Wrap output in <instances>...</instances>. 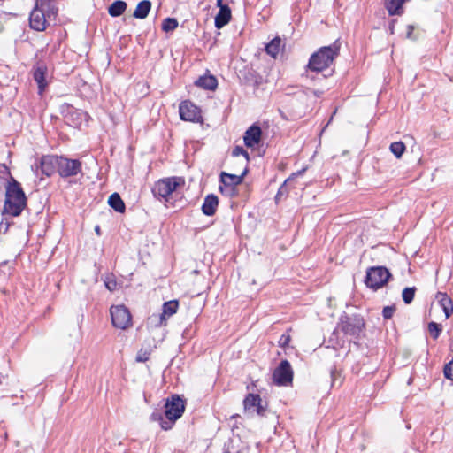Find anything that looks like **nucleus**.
I'll use <instances>...</instances> for the list:
<instances>
[{"instance_id":"nucleus-38","label":"nucleus","mask_w":453,"mask_h":453,"mask_svg":"<svg viewBox=\"0 0 453 453\" xmlns=\"http://www.w3.org/2000/svg\"><path fill=\"white\" fill-rule=\"evenodd\" d=\"M244 156L246 160H249V153L241 146H235L232 150L233 157Z\"/></svg>"},{"instance_id":"nucleus-39","label":"nucleus","mask_w":453,"mask_h":453,"mask_svg":"<svg viewBox=\"0 0 453 453\" xmlns=\"http://www.w3.org/2000/svg\"><path fill=\"white\" fill-rule=\"evenodd\" d=\"M395 311V307L392 306H385L382 310V316L385 319H389L393 317Z\"/></svg>"},{"instance_id":"nucleus-17","label":"nucleus","mask_w":453,"mask_h":453,"mask_svg":"<svg viewBox=\"0 0 453 453\" xmlns=\"http://www.w3.org/2000/svg\"><path fill=\"white\" fill-rule=\"evenodd\" d=\"M156 348L157 346L154 343V340H146L142 345L140 350L137 352L135 361L138 363H144L148 361Z\"/></svg>"},{"instance_id":"nucleus-45","label":"nucleus","mask_w":453,"mask_h":453,"mask_svg":"<svg viewBox=\"0 0 453 453\" xmlns=\"http://www.w3.org/2000/svg\"><path fill=\"white\" fill-rule=\"evenodd\" d=\"M217 6L221 10V7H229L227 4H224L223 0H217Z\"/></svg>"},{"instance_id":"nucleus-30","label":"nucleus","mask_w":453,"mask_h":453,"mask_svg":"<svg viewBox=\"0 0 453 453\" xmlns=\"http://www.w3.org/2000/svg\"><path fill=\"white\" fill-rule=\"evenodd\" d=\"M249 447L245 445H235L234 441H231L227 445H225L223 453H248Z\"/></svg>"},{"instance_id":"nucleus-22","label":"nucleus","mask_w":453,"mask_h":453,"mask_svg":"<svg viewBox=\"0 0 453 453\" xmlns=\"http://www.w3.org/2000/svg\"><path fill=\"white\" fill-rule=\"evenodd\" d=\"M152 4L150 0H142L138 3L136 5V8L133 13V16L135 19H143L147 18L149 15L150 10H151Z\"/></svg>"},{"instance_id":"nucleus-25","label":"nucleus","mask_w":453,"mask_h":453,"mask_svg":"<svg viewBox=\"0 0 453 453\" xmlns=\"http://www.w3.org/2000/svg\"><path fill=\"white\" fill-rule=\"evenodd\" d=\"M282 47V41L279 36L274 37L265 45V52L272 58H276Z\"/></svg>"},{"instance_id":"nucleus-19","label":"nucleus","mask_w":453,"mask_h":453,"mask_svg":"<svg viewBox=\"0 0 453 453\" xmlns=\"http://www.w3.org/2000/svg\"><path fill=\"white\" fill-rule=\"evenodd\" d=\"M196 87L202 88L206 90H215L218 87V81L215 76L211 74L200 76L196 81Z\"/></svg>"},{"instance_id":"nucleus-48","label":"nucleus","mask_w":453,"mask_h":453,"mask_svg":"<svg viewBox=\"0 0 453 453\" xmlns=\"http://www.w3.org/2000/svg\"><path fill=\"white\" fill-rule=\"evenodd\" d=\"M394 22H395V21H392V24H391V25H390V27H389L391 34H393V33H394Z\"/></svg>"},{"instance_id":"nucleus-35","label":"nucleus","mask_w":453,"mask_h":453,"mask_svg":"<svg viewBox=\"0 0 453 453\" xmlns=\"http://www.w3.org/2000/svg\"><path fill=\"white\" fill-rule=\"evenodd\" d=\"M244 79L246 82L252 83L255 87H257L259 85L258 76L257 73L252 69L247 70Z\"/></svg>"},{"instance_id":"nucleus-4","label":"nucleus","mask_w":453,"mask_h":453,"mask_svg":"<svg viewBox=\"0 0 453 453\" xmlns=\"http://www.w3.org/2000/svg\"><path fill=\"white\" fill-rule=\"evenodd\" d=\"M185 180L182 177H171L165 178L157 180L152 187L153 196L164 202H168L169 196L181 185H184Z\"/></svg>"},{"instance_id":"nucleus-11","label":"nucleus","mask_w":453,"mask_h":453,"mask_svg":"<svg viewBox=\"0 0 453 453\" xmlns=\"http://www.w3.org/2000/svg\"><path fill=\"white\" fill-rule=\"evenodd\" d=\"M247 173V168H245L244 171L240 175L221 172L219 175V180L223 184V186H219V191L222 194L227 193L228 195L232 196L234 192L235 187L240 185L243 181V179Z\"/></svg>"},{"instance_id":"nucleus-41","label":"nucleus","mask_w":453,"mask_h":453,"mask_svg":"<svg viewBox=\"0 0 453 453\" xmlns=\"http://www.w3.org/2000/svg\"><path fill=\"white\" fill-rule=\"evenodd\" d=\"M45 11H46V17L50 19L51 16H56L57 15V9L54 7V6H51L50 4V7L49 6H45Z\"/></svg>"},{"instance_id":"nucleus-9","label":"nucleus","mask_w":453,"mask_h":453,"mask_svg":"<svg viewBox=\"0 0 453 453\" xmlns=\"http://www.w3.org/2000/svg\"><path fill=\"white\" fill-rule=\"evenodd\" d=\"M110 312L111 323L116 328L125 330L132 326L131 313L125 305L111 306Z\"/></svg>"},{"instance_id":"nucleus-46","label":"nucleus","mask_w":453,"mask_h":453,"mask_svg":"<svg viewBox=\"0 0 453 453\" xmlns=\"http://www.w3.org/2000/svg\"><path fill=\"white\" fill-rule=\"evenodd\" d=\"M312 93L314 94V96H315L319 97V96H321V95L323 94V91H320V90H312Z\"/></svg>"},{"instance_id":"nucleus-8","label":"nucleus","mask_w":453,"mask_h":453,"mask_svg":"<svg viewBox=\"0 0 453 453\" xmlns=\"http://www.w3.org/2000/svg\"><path fill=\"white\" fill-rule=\"evenodd\" d=\"M58 173L63 179L74 177L79 173H82V163L79 159H72L65 156H59Z\"/></svg>"},{"instance_id":"nucleus-24","label":"nucleus","mask_w":453,"mask_h":453,"mask_svg":"<svg viewBox=\"0 0 453 453\" xmlns=\"http://www.w3.org/2000/svg\"><path fill=\"white\" fill-rule=\"evenodd\" d=\"M408 0H386L385 7L389 15H400L403 12V4Z\"/></svg>"},{"instance_id":"nucleus-14","label":"nucleus","mask_w":453,"mask_h":453,"mask_svg":"<svg viewBox=\"0 0 453 453\" xmlns=\"http://www.w3.org/2000/svg\"><path fill=\"white\" fill-rule=\"evenodd\" d=\"M244 409L250 411L254 409L258 416H265L268 407L267 402L264 401L257 394H248L243 400Z\"/></svg>"},{"instance_id":"nucleus-44","label":"nucleus","mask_w":453,"mask_h":453,"mask_svg":"<svg viewBox=\"0 0 453 453\" xmlns=\"http://www.w3.org/2000/svg\"><path fill=\"white\" fill-rule=\"evenodd\" d=\"M414 30V26L412 25H408L407 26V38H411V34Z\"/></svg>"},{"instance_id":"nucleus-18","label":"nucleus","mask_w":453,"mask_h":453,"mask_svg":"<svg viewBox=\"0 0 453 453\" xmlns=\"http://www.w3.org/2000/svg\"><path fill=\"white\" fill-rule=\"evenodd\" d=\"M219 206V198L214 194H209L205 196L202 205V211L206 216H213Z\"/></svg>"},{"instance_id":"nucleus-21","label":"nucleus","mask_w":453,"mask_h":453,"mask_svg":"<svg viewBox=\"0 0 453 453\" xmlns=\"http://www.w3.org/2000/svg\"><path fill=\"white\" fill-rule=\"evenodd\" d=\"M305 169L297 171L296 173H292L279 188L278 192L275 196V202L279 203V201L284 196H288V183L292 181L296 176L302 175Z\"/></svg>"},{"instance_id":"nucleus-1","label":"nucleus","mask_w":453,"mask_h":453,"mask_svg":"<svg viewBox=\"0 0 453 453\" xmlns=\"http://www.w3.org/2000/svg\"><path fill=\"white\" fill-rule=\"evenodd\" d=\"M184 411L185 401L179 395H172L165 401L164 414L159 411H155L151 413L150 419L158 422L163 430L168 431L182 416Z\"/></svg>"},{"instance_id":"nucleus-43","label":"nucleus","mask_w":453,"mask_h":453,"mask_svg":"<svg viewBox=\"0 0 453 453\" xmlns=\"http://www.w3.org/2000/svg\"><path fill=\"white\" fill-rule=\"evenodd\" d=\"M116 281L115 280H108L105 281V287L110 290L113 291L116 288Z\"/></svg>"},{"instance_id":"nucleus-29","label":"nucleus","mask_w":453,"mask_h":453,"mask_svg":"<svg viewBox=\"0 0 453 453\" xmlns=\"http://www.w3.org/2000/svg\"><path fill=\"white\" fill-rule=\"evenodd\" d=\"M59 111L65 119H74L73 116L78 115L77 110L70 104L65 103L60 105Z\"/></svg>"},{"instance_id":"nucleus-36","label":"nucleus","mask_w":453,"mask_h":453,"mask_svg":"<svg viewBox=\"0 0 453 453\" xmlns=\"http://www.w3.org/2000/svg\"><path fill=\"white\" fill-rule=\"evenodd\" d=\"M340 330L337 327L333 331L331 336L328 339V342L333 346L334 349L342 346V342L338 340V332Z\"/></svg>"},{"instance_id":"nucleus-6","label":"nucleus","mask_w":453,"mask_h":453,"mask_svg":"<svg viewBox=\"0 0 453 453\" xmlns=\"http://www.w3.org/2000/svg\"><path fill=\"white\" fill-rule=\"evenodd\" d=\"M365 320L360 314L342 315L337 324V329L346 335L358 337L365 328Z\"/></svg>"},{"instance_id":"nucleus-13","label":"nucleus","mask_w":453,"mask_h":453,"mask_svg":"<svg viewBox=\"0 0 453 453\" xmlns=\"http://www.w3.org/2000/svg\"><path fill=\"white\" fill-rule=\"evenodd\" d=\"M180 117L182 120L190 122H202L201 110L190 101H183L179 107Z\"/></svg>"},{"instance_id":"nucleus-15","label":"nucleus","mask_w":453,"mask_h":453,"mask_svg":"<svg viewBox=\"0 0 453 453\" xmlns=\"http://www.w3.org/2000/svg\"><path fill=\"white\" fill-rule=\"evenodd\" d=\"M261 137H262L261 127L257 124H253L244 133V135H243L244 144L248 148H253L255 145H257L260 142Z\"/></svg>"},{"instance_id":"nucleus-20","label":"nucleus","mask_w":453,"mask_h":453,"mask_svg":"<svg viewBox=\"0 0 453 453\" xmlns=\"http://www.w3.org/2000/svg\"><path fill=\"white\" fill-rule=\"evenodd\" d=\"M436 298L445 313V317L447 319L449 318L453 313V302L451 298L446 293L442 292H438Z\"/></svg>"},{"instance_id":"nucleus-26","label":"nucleus","mask_w":453,"mask_h":453,"mask_svg":"<svg viewBox=\"0 0 453 453\" xmlns=\"http://www.w3.org/2000/svg\"><path fill=\"white\" fill-rule=\"evenodd\" d=\"M108 203L117 212L123 213L126 210L125 203L118 193H113L109 196Z\"/></svg>"},{"instance_id":"nucleus-7","label":"nucleus","mask_w":453,"mask_h":453,"mask_svg":"<svg viewBox=\"0 0 453 453\" xmlns=\"http://www.w3.org/2000/svg\"><path fill=\"white\" fill-rule=\"evenodd\" d=\"M45 6L50 7V3L46 0H36L35 6L30 12V27L36 31H44L47 27Z\"/></svg>"},{"instance_id":"nucleus-23","label":"nucleus","mask_w":453,"mask_h":453,"mask_svg":"<svg viewBox=\"0 0 453 453\" xmlns=\"http://www.w3.org/2000/svg\"><path fill=\"white\" fill-rule=\"evenodd\" d=\"M231 19V10L229 7H221L218 14L215 17V27L221 28L225 27Z\"/></svg>"},{"instance_id":"nucleus-16","label":"nucleus","mask_w":453,"mask_h":453,"mask_svg":"<svg viewBox=\"0 0 453 453\" xmlns=\"http://www.w3.org/2000/svg\"><path fill=\"white\" fill-rule=\"evenodd\" d=\"M47 67L43 65H37L33 68V78L37 83L38 93L42 96L45 91L48 82L46 81Z\"/></svg>"},{"instance_id":"nucleus-12","label":"nucleus","mask_w":453,"mask_h":453,"mask_svg":"<svg viewBox=\"0 0 453 453\" xmlns=\"http://www.w3.org/2000/svg\"><path fill=\"white\" fill-rule=\"evenodd\" d=\"M273 382L278 386H287L293 380V370L288 360L280 361L273 373Z\"/></svg>"},{"instance_id":"nucleus-32","label":"nucleus","mask_w":453,"mask_h":453,"mask_svg":"<svg viewBox=\"0 0 453 453\" xmlns=\"http://www.w3.org/2000/svg\"><path fill=\"white\" fill-rule=\"evenodd\" d=\"M427 329L434 340H437L442 332L441 325L434 321L428 323Z\"/></svg>"},{"instance_id":"nucleus-3","label":"nucleus","mask_w":453,"mask_h":453,"mask_svg":"<svg viewBox=\"0 0 453 453\" xmlns=\"http://www.w3.org/2000/svg\"><path fill=\"white\" fill-rule=\"evenodd\" d=\"M341 43L336 40L329 46L319 48L316 52L311 54L306 69L311 72L320 73L328 68L334 60L339 56Z\"/></svg>"},{"instance_id":"nucleus-31","label":"nucleus","mask_w":453,"mask_h":453,"mask_svg":"<svg viewBox=\"0 0 453 453\" xmlns=\"http://www.w3.org/2000/svg\"><path fill=\"white\" fill-rule=\"evenodd\" d=\"M389 149L395 157L400 158L404 153L406 147L403 142H394L390 144Z\"/></svg>"},{"instance_id":"nucleus-10","label":"nucleus","mask_w":453,"mask_h":453,"mask_svg":"<svg viewBox=\"0 0 453 453\" xmlns=\"http://www.w3.org/2000/svg\"><path fill=\"white\" fill-rule=\"evenodd\" d=\"M58 157L57 155L42 156L38 163L31 166L32 170L35 171L36 174H38V171H41L43 175L50 177L56 172L58 173Z\"/></svg>"},{"instance_id":"nucleus-34","label":"nucleus","mask_w":453,"mask_h":453,"mask_svg":"<svg viewBox=\"0 0 453 453\" xmlns=\"http://www.w3.org/2000/svg\"><path fill=\"white\" fill-rule=\"evenodd\" d=\"M415 293H416L415 287L405 288L402 293V297H403V302L406 304H410L414 299Z\"/></svg>"},{"instance_id":"nucleus-2","label":"nucleus","mask_w":453,"mask_h":453,"mask_svg":"<svg viewBox=\"0 0 453 453\" xmlns=\"http://www.w3.org/2000/svg\"><path fill=\"white\" fill-rule=\"evenodd\" d=\"M27 205V198L21 184L12 176H10L5 185V200L3 214L18 217L22 213Z\"/></svg>"},{"instance_id":"nucleus-47","label":"nucleus","mask_w":453,"mask_h":453,"mask_svg":"<svg viewBox=\"0 0 453 453\" xmlns=\"http://www.w3.org/2000/svg\"><path fill=\"white\" fill-rule=\"evenodd\" d=\"M95 232L96 233L97 235H100L101 234V229H100V226H96L95 227Z\"/></svg>"},{"instance_id":"nucleus-37","label":"nucleus","mask_w":453,"mask_h":453,"mask_svg":"<svg viewBox=\"0 0 453 453\" xmlns=\"http://www.w3.org/2000/svg\"><path fill=\"white\" fill-rule=\"evenodd\" d=\"M443 372L447 379L453 380V359L445 365Z\"/></svg>"},{"instance_id":"nucleus-50","label":"nucleus","mask_w":453,"mask_h":453,"mask_svg":"<svg viewBox=\"0 0 453 453\" xmlns=\"http://www.w3.org/2000/svg\"><path fill=\"white\" fill-rule=\"evenodd\" d=\"M4 437L7 438V433H4Z\"/></svg>"},{"instance_id":"nucleus-28","label":"nucleus","mask_w":453,"mask_h":453,"mask_svg":"<svg viewBox=\"0 0 453 453\" xmlns=\"http://www.w3.org/2000/svg\"><path fill=\"white\" fill-rule=\"evenodd\" d=\"M179 307V303L176 300H172L164 303L163 304V311L160 315L161 321L165 319V317H170L176 313Z\"/></svg>"},{"instance_id":"nucleus-40","label":"nucleus","mask_w":453,"mask_h":453,"mask_svg":"<svg viewBox=\"0 0 453 453\" xmlns=\"http://www.w3.org/2000/svg\"><path fill=\"white\" fill-rule=\"evenodd\" d=\"M290 339L291 338L288 334H283L279 340V345L281 348H286L287 346H288Z\"/></svg>"},{"instance_id":"nucleus-5","label":"nucleus","mask_w":453,"mask_h":453,"mask_svg":"<svg viewBox=\"0 0 453 453\" xmlns=\"http://www.w3.org/2000/svg\"><path fill=\"white\" fill-rule=\"evenodd\" d=\"M392 278L389 270L385 266H371L366 271L365 284L367 288L378 290L383 288Z\"/></svg>"},{"instance_id":"nucleus-49","label":"nucleus","mask_w":453,"mask_h":453,"mask_svg":"<svg viewBox=\"0 0 453 453\" xmlns=\"http://www.w3.org/2000/svg\"><path fill=\"white\" fill-rule=\"evenodd\" d=\"M2 378H3V376H2V374L0 373V384L2 383Z\"/></svg>"},{"instance_id":"nucleus-33","label":"nucleus","mask_w":453,"mask_h":453,"mask_svg":"<svg viewBox=\"0 0 453 453\" xmlns=\"http://www.w3.org/2000/svg\"><path fill=\"white\" fill-rule=\"evenodd\" d=\"M178 21L174 18H165L162 22V30L168 33L176 29Z\"/></svg>"},{"instance_id":"nucleus-42","label":"nucleus","mask_w":453,"mask_h":453,"mask_svg":"<svg viewBox=\"0 0 453 453\" xmlns=\"http://www.w3.org/2000/svg\"><path fill=\"white\" fill-rule=\"evenodd\" d=\"M330 375H331V379H332V385L334 386V384L336 382L337 378L340 377L341 375L335 367L331 368Z\"/></svg>"},{"instance_id":"nucleus-27","label":"nucleus","mask_w":453,"mask_h":453,"mask_svg":"<svg viewBox=\"0 0 453 453\" xmlns=\"http://www.w3.org/2000/svg\"><path fill=\"white\" fill-rule=\"evenodd\" d=\"M127 7L125 1L116 0L108 8V12L111 17H119L124 13Z\"/></svg>"}]
</instances>
